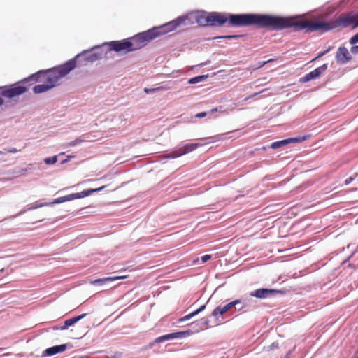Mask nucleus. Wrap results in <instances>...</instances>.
Here are the masks:
<instances>
[{
  "label": "nucleus",
  "mask_w": 358,
  "mask_h": 358,
  "mask_svg": "<svg viewBox=\"0 0 358 358\" xmlns=\"http://www.w3.org/2000/svg\"><path fill=\"white\" fill-rule=\"evenodd\" d=\"M17 152V150L15 148H10V149L6 150L5 152L0 151V154L1 155V154H6V153H15Z\"/></svg>",
  "instance_id": "bb28decb"
},
{
  "label": "nucleus",
  "mask_w": 358,
  "mask_h": 358,
  "mask_svg": "<svg viewBox=\"0 0 358 358\" xmlns=\"http://www.w3.org/2000/svg\"><path fill=\"white\" fill-rule=\"evenodd\" d=\"M110 50L115 52H129L134 51L130 38L122 41H113L108 43Z\"/></svg>",
  "instance_id": "6e6552de"
},
{
  "label": "nucleus",
  "mask_w": 358,
  "mask_h": 358,
  "mask_svg": "<svg viewBox=\"0 0 358 358\" xmlns=\"http://www.w3.org/2000/svg\"><path fill=\"white\" fill-rule=\"evenodd\" d=\"M185 20H186L185 17H179L173 21H171L168 23L164 24L165 28L167 29L168 33L175 30L183 22H185Z\"/></svg>",
  "instance_id": "a211bd4d"
},
{
  "label": "nucleus",
  "mask_w": 358,
  "mask_h": 358,
  "mask_svg": "<svg viewBox=\"0 0 358 358\" xmlns=\"http://www.w3.org/2000/svg\"><path fill=\"white\" fill-rule=\"evenodd\" d=\"M100 58V56L98 55L97 54H92L90 56V58H89V60L91 61V62H94L97 59H99Z\"/></svg>",
  "instance_id": "a878e982"
},
{
  "label": "nucleus",
  "mask_w": 358,
  "mask_h": 358,
  "mask_svg": "<svg viewBox=\"0 0 358 358\" xmlns=\"http://www.w3.org/2000/svg\"><path fill=\"white\" fill-rule=\"evenodd\" d=\"M68 347L71 348L72 345L70 344L69 345V344H62V345H55V346H52L51 348H48L43 352L42 356L43 357L52 356L57 353L65 351Z\"/></svg>",
  "instance_id": "4468645a"
},
{
  "label": "nucleus",
  "mask_w": 358,
  "mask_h": 358,
  "mask_svg": "<svg viewBox=\"0 0 358 358\" xmlns=\"http://www.w3.org/2000/svg\"><path fill=\"white\" fill-rule=\"evenodd\" d=\"M162 87H158V88H153V89H147L145 88L144 90L146 93H149V92H154L159 89H161Z\"/></svg>",
  "instance_id": "2f4dec72"
},
{
  "label": "nucleus",
  "mask_w": 358,
  "mask_h": 358,
  "mask_svg": "<svg viewBox=\"0 0 358 358\" xmlns=\"http://www.w3.org/2000/svg\"><path fill=\"white\" fill-rule=\"evenodd\" d=\"M328 51H329V50H324V51H323V52H320V53L318 54V55H317L315 59H313V61H314V60L317 59V58L321 57L322 56H323L324 55H325Z\"/></svg>",
  "instance_id": "473e14b6"
},
{
  "label": "nucleus",
  "mask_w": 358,
  "mask_h": 358,
  "mask_svg": "<svg viewBox=\"0 0 358 358\" xmlns=\"http://www.w3.org/2000/svg\"><path fill=\"white\" fill-rule=\"evenodd\" d=\"M129 277V275H118V276H113V278H116V280H123V279H126Z\"/></svg>",
  "instance_id": "c756f323"
},
{
  "label": "nucleus",
  "mask_w": 358,
  "mask_h": 358,
  "mask_svg": "<svg viewBox=\"0 0 358 358\" xmlns=\"http://www.w3.org/2000/svg\"><path fill=\"white\" fill-rule=\"evenodd\" d=\"M208 320H202V323L203 324L205 328H207L208 326Z\"/></svg>",
  "instance_id": "c9c22d12"
},
{
  "label": "nucleus",
  "mask_w": 358,
  "mask_h": 358,
  "mask_svg": "<svg viewBox=\"0 0 358 358\" xmlns=\"http://www.w3.org/2000/svg\"><path fill=\"white\" fill-rule=\"evenodd\" d=\"M150 31H152V34L154 38L168 33L164 24L154 27L151 29Z\"/></svg>",
  "instance_id": "6ab92c4d"
},
{
  "label": "nucleus",
  "mask_w": 358,
  "mask_h": 358,
  "mask_svg": "<svg viewBox=\"0 0 358 358\" xmlns=\"http://www.w3.org/2000/svg\"><path fill=\"white\" fill-rule=\"evenodd\" d=\"M282 292V291L273 289H259L251 292L250 295L257 298L264 299L273 294Z\"/></svg>",
  "instance_id": "2eb2a0df"
},
{
  "label": "nucleus",
  "mask_w": 358,
  "mask_h": 358,
  "mask_svg": "<svg viewBox=\"0 0 358 358\" xmlns=\"http://www.w3.org/2000/svg\"><path fill=\"white\" fill-rule=\"evenodd\" d=\"M338 23L343 27L352 25L353 27H356L358 26V14L348 13L341 15L338 17ZM350 43L351 44L358 43V33L350 38Z\"/></svg>",
  "instance_id": "20e7f679"
},
{
  "label": "nucleus",
  "mask_w": 358,
  "mask_h": 358,
  "mask_svg": "<svg viewBox=\"0 0 358 358\" xmlns=\"http://www.w3.org/2000/svg\"><path fill=\"white\" fill-rule=\"evenodd\" d=\"M351 52L353 54H357L358 53V45L357 46H352L351 48Z\"/></svg>",
  "instance_id": "72a5a7b5"
},
{
  "label": "nucleus",
  "mask_w": 358,
  "mask_h": 358,
  "mask_svg": "<svg viewBox=\"0 0 358 358\" xmlns=\"http://www.w3.org/2000/svg\"><path fill=\"white\" fill-rule=\"evenodd\" d=\"M215 138H216V139L218 141V140H224L225 138H224V134H220V135H218L217 136H215Z\"/></svg>",
  "instance_id": "f704fd0d"
},
{
  "label": "nucleus",
  "mask_w": 358,
  "mask_h": 358,
  "mask_svg": "<svg viewBox=\"0 0 358 358\" xmlns=\"http://www.w3.org/2000/svg\"><path fill=\"white\" fill-rule=\"evenodd\" d=\"M152 39H154V38L150 29L130 38L134 51L144 47L148 41Z\"/></svg>",
  "instance_id": "423d86ee"
},
{
  "label": "nucleus",
  "mask_w": 358,
  "mask_h": 358,
  "mask_svg": "<svg viewBox=\"0 0 358 358\" xmlns=\"http://www.w3.org/2000/svg\"><path fill=\"white\" fill-rule=\"evenodd\" d=\"M207 114L208 113L206 112L199 113L195 115V117H197V118L204 117L207 115Z\"/></svg>",
  "instance_id": "cd10ccee"
},
{
  "label": "nucleus",
  "mask_w": 358,
  "mask_h": 358,
  "mask_svg": "<svg viewBox=\"0 0 358 358\" xmlns=\"http://www.w3.org/2000/svg\"><path fill=\"white\" fill-rule=\"evenodd\" d=\"M76 60L71 59L57 67H55L47 71H39L38 72L32 74L28 78L23 80L21 83H26L29 80L38 81L40 76L41 74H45V83L36 85L33 88V92L35 94L43 93L58 85L59 84L60 79L67 75L76 67Z\"/></svg>",
  "instance_id": "f03ea898"
},
{
  "label": "nucleus",
  "mask_w": 358,
  "mask_h": 358,
  "mask_svg": "<svg viewBox=\"0 0 358 358\" xmlns=\"http://www.w3.org/2000/svg\"><path fill=\"white\" fill-rule=\"evenodd\" d=\"M85 315H86V314H82L80 315H78V316L72 317L71 319L66 320L64 322L63 325L56 327L54 329H57V330H65V329H68L69 327H71V326L73 325L77 322H78L79 320L83 319Z\"/></svg>",
  "instance_id": "f3484780"
},
{
  "label": "nucleus",
  "mask_w": 358,
  "mask_h": 358,
  "mask_svg": "<svg viewBox=\"0 0 358 358\" xmlns=\"http://www.w3.org/2000/svg\"><path fill=\"white\" fill-rule=\"evenodd\" d=\"M357 176V174L356 173V174L355 175V176H354V177H352V176H351V177H350V178H347V179L345 180V185H349V184H350V182L354 180L355 177V176Z\"/></svg>",
  "instance_id": "c85d7f7f"
},
{
  "label": "nucleus",
  "mask_w": 358,
  "mask_h": 358,
  "mask_svg": "<svg viewBox=\"0 0 358 358\" xmlns=\"http://www.w3.org/2000/svg\"><path fill=\"white\" fill-rule=\"evenodd\" d=\"M205 308H206V305L201 306L199 308L196 309V310L193 311L192 313L184 316L182 318H180L178 320L179 322H185V321H187V320L191 319L194 316H195V315H198L199 313H200L201 312H202Z\"/></svg>",
  "instance_id": "aec40b11"
},
{
  "label": "nucleus",
  "mask_w": 358,
  "mask_h": 358,
  "mask_svg": "<svg viewBox=\"0 0 358 358\" xmlns=\"http://www.w3.org/2000/svg\"><path fill=\"white\" fill-rule=\"evenodd\" d=\"M115 280H116L115 278L108 277V278L96 279L94 280L91 281L90 283L92 285H103L107 282H112V281H115Z\"/></svg>",
  "instance_id": "412c9836"
},
{
  "label": "nucleus",
  "mask_w": 358,
  "mask_h": 358,
  "mask_svg": "<svg viewBox=\"0 0 358 358\" xmlns=\"http://www.w3.org/2000/svg\"><path fill=\"white\" fill-rule=\"evenodd\" d=\"M196 22L201 26H222L227 24L231 27H241L246 24V14L234 15L227 13H206L199 14Z\"/></svg>",
  "instance_id": "7ed1b4c3"
},
{
  "label": "nucleus",
  "mask_w": 358,
  "mask_h": 358,
  "mask_svg": "<svg viewBox=\"0 0 358 358\" xmlns=\"http://www.w3.org/2000/svg\"><path fill=\"white\" fill-rule=\"evenodd\" d=\"M211 258H212L211 255H205L201 257V259L202 263H206V262L210 260Z\"/></svg>",
  "instance_id": "393cba45"
},
{
  "label": "nucleus",
  "mask_w": 358,
  "mask_h": 358,
  "mask_svg": "<svg viewBox=\"0 0 358 358\" xmlns=\"http://www.w3.org/2000/svg\"><path fill=\"white\" fill-rule=\"evenodd\" d=\"M357 358H358V357H357Z\"/></svg>",
  "instance_id": "58836bf2"
},
{
  "label": "nucleus",
  "mask_w": 358,
  "mask_h": 358,
  "mask_svg": "<svg viewBox=\"0 0 358 358\" xmlns=\"http://www.w3.org/2000/svg\"><path fill=\"white\" fill-rule=\"evenodd\" d=\"M237 37H238V36H237V35H227V36H220V38H235Z\"/></svg>",
  "instance_id": "7c9ffc66"
},
{
  "label": "nucleus",
  "mask_w": 358,
  "mask_h": 358,
  "mask_svg": "<svg viewBox=\"0 0 358 358\" xmlns=\"http://www.w3.org/2000/svg\"><path fill=\"white\" fill-rule=\"evenodd\" d=\"M233 307H235L238 310H241L243 307L244 304L241 302L240 300H235L234 301H231L224 306H218L216 308L214 309V310L212 313L213 316H217L218 315H223L226 312H227L229 310L232 308Z\"/></svg>",
  "instance_id": "9d476101"
},
{
  "label": "nucleus",
  "mask_w": 358,
  "mask_h": 358,
  "mask_svg": "<svg viewBox=\"0 0 358 358\" xmlns=\"http://www.w3.org/2000/svg\"><path fill=\"white\" fill-rule=\"evenodd\" d=\"M105 187H106V185H103V186L96 188V189H87V190H83L80 192L74 193V194L66 195L64 196H61V197H59V198L55 199V201L52 202V203H61L63 202L71 201L73 199L86 197V196H90V194H92L94 192H99V191L103 189Z\"/></svg>",
  "instance_id": "39448f33"
},
{
  "label": "nucleus",
  "mask_w": 358,
  "mask_h": 358,
  "mask_svg": "<svg viewBox=\"0 0 358 358\" xmlns=\"http://www.w3.org/2000/svg\"><path fill=\"white\" fill-rule=\"evenodd\" d=\"M327 69V64H324L310 73L301 77L299 80L301 83H307L311 80L320 78Z\"/></svg>",
  "instance_id": "9b49d317"
},
{
  "label": "nucleus",
  "mask_w": 358,
  "mask_h": 358,
  "mask_svg": "<svg viewBox=\"0 0 358 358\" xmlns=\"http://www.w3.org/2000/svg\"><path fill=\"white\" fill-rule=\"evenodd\" d=\"M275 60H276V59H270L266 60V61L259 62L257 66H255L254 69H259V68L264 66L265 64H268L269 62L275 61Z\"/></svg>",
  "instance_id": "b1692460"
},
{
  "label": "nucleus",
  "mask_w": 358,
  "mask_h": 358,
  "mask_svg": "<svg viewBox=\"0 0 358 358\" xmlns=\"http://www.w3.org/2000/svg\"><path fill=\"white\" fill-rule=\"evenodd\" d=\"M57 162V157L53 156L51 157H47L44 159V162L45 164L50 165V164H54Z\"/></svg>",
  "instance_id": "5701e85b"
},
{
  "label": "nucleus",
  "mask_w": 358,
  "mask_h": 358,
  "mask_svg": "<svg viewBox=\"0 0 358 358\" xmlns=\"http://www.w3.org/2000/svg\"><path fill=\"white\" fill-rule=\"evenodd\" d=\"M27 91V87L20 83L12 85L8 87H4L1 92V95L3 97L13 99L18 96Z\"/></svg>",
  "instance_id": "0eeeda50"
},
{
  "label": "nucleus",
  "mask_w": 358,
  "mask_h": 358,
  "mask_svg": "<svg viewBox=\"0 0 358 358\" xmlns=\"http://www.w3.org/2000/svg\"><path fill=\"white\" fill-rule=\"evenodd\" d=\"M207 77H208L207 76H199L194 77V78L189 79V83H190V84L197 83L199 82L204 80L206 78H207Z\"/></svg>",
  "instance_id": "4be33fe9"
},
{
  "label": "nucleus",
  "mask_w": 358,
  "mask_h": 358,
  "mask_svg": "<svg viewBox=\"0 0 358 358\" xmlns=\"http://www.w3.org/2000/svg\"><path fill=\"white\" fill-rule=\"evenodd\" d=\"M307 138H308L307 136L289 138L287 139H284V140H281L279 141H275V142L272 143L271 145V148L272 149H278L279 148H281L282 146L288 145L289 143L302 142L303 141H306Z\"/></svg>",
  "instance_id": "ddd939ff"
},
{
  "label": "nucleus",
  "mask_w": 358,
  "mask_h": 358,
  "mask_svg": "<svg viewBox=\"0 0 358 358\" xmlns=\"http://www.w3.org/2000/svg\"><path fill=\"white\" fill-rule=\"evenodd\" d=\"M217 111V108H215L210 110V113H214L215 112Z\"/></svg>",
  "instance_id": "e433bc0d"
},
{
  "label": "nucleus",
  "mask_w": 358,
  "mask_h": 358,
  "mask_svg": "<svg viewBox=\"0 0 358 358\" xmlns=\"http://www.w3.org/2000/svg\"><path fill=\"white\" fill-rule=\"evenodd\" d=\"M200 145L199 143H187L171 152L166 157L171 159L177 158L195 150Z\"/></svg>",
  "instance_id": "1a4fd4ad"
},
{
  "label": "nucleus",
  "mask_w": 358,
  "mask_h": 358,
  "mask_svg": "<svg viewBox=\"0 0 358 358\" xmlns=\"http://www.w3.org/2000/svg\"><path fill=\"white\" fill-rule=\"evenodd\" d=\"M188 335H189V331L175 332L172 334H166L157 338L156 339V342H163L167 340L182 338Z\"/></svg>",
  "instance_id": "dca6fc26"
},
{
  "label": "nucleus",
  "mask_w": 358,
  "mask_h": 358,
  "mask_svg": "<svg viewBox=\"0 0 358 358\" xmlns=\"http://www.w3.org/2000/svg\"><path fill=\"white\" fill-rule=\"evenodd\" d=\"M3 104V100L1 97H0V106Z\"/></svg>",
  "instance_id": "4c0bfd02"
},
{
  "label": "nucleus",
  "mask_w": 358,
  "mask_h": 358,
  "mask_svg": "<svg viewBox=\"0 0 358 358\" xmlns=\"http://www.w3.org/2000/svg\"><path fill=\"white\" fill-rule=\"evenodd\" d=\"M352 59V57L345 47H339L336 54V62L339 64L348 63Z\"/></svg>",
  "instance_id": "f8f14e48"
},
{
  "label": "nucleus",
  "mask_w": 358,
  "mask_h": 358,
  "mask_svg": "<svg viewBox=\"0 0 358 358\" xmlns=\"http://www.w3.org/2000/svg\"><path fill=\"white\" fill-rule=\"evenodd\" d=\"M248 25H256L260 28H267L271 30L294 28L296 31L306 29L310 32L317 30L326 31L334 28L331 23L322 22L319 18L308 20L300 17L259 14H248Z\"/></svg>",
  "instance_id": "f257e3e1"
}]
</instances>
